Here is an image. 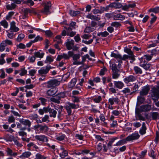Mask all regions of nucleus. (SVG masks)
I'll list each match as a JSON object with an SVG mask.
<instances>
[{
    "label": "nucleus",
    "instance_id": "f257e3e1",
    "mask_svg": "<svg viewBox=\"0 0 159 159\" xmlns=\"http://www.w3.org/2000/svg\"><path fill=\"white\" fill-rule=\"evenodd\" d=\"M79 107V104H75L70 103V102H67L66 105L65 107V108L66 111L68 116L71 115L72 113V109H76Z\"/></svg>",
    "mask_w": 159,
    "mask_h": 159
},
{
    "label": "nucleus",
    "instance_id": "f03ea898",
    "mask_svg": "<svg viewBox=\"0 0 159 159\" xmlns=\"http://www.w3.org/2000/svg\"><path fill=\"white\" fill-rule=\"evenodd\" d=\"M55 98L52 97L50 99V101L54 102L59 104L61 98H64L66 97V93L65 92H61L55 95Z\"/></svg>",
    "mask_w": 159,
    "mask_h": 159
},
{
    "label": "nucleus",
    "instance_id": "7ed1b4c3",
    "mask_svg": "<svg viewBox=\"0 0 159 159\" xmlns=\"http://www.w3.org/2000/svg\"><path fill=\"white\" fill-rule=\"evenodd\" d=\"M138 63L139 64V66L143 67L146 70H148L151 66L150 64L148 63L145 60V58L143 56L138 58Z\"/></svg>",
    "mask_w": 159,
    "mask_h": 159
},
{
    "label": "nucleus",
    "instance_id": "20e7f679",
    "mask_svg": "<svg viewBox=\"0 0 159 159\" xmlns=\"http://www.w3.org/2000/svg\"><path fill=\"white\" fill-rule=\"evenodd\" d=\"M31 125V122L29 120H25L24 119H20L21 130L26 129V127L30 128Z\"/></svg>",
    "mask_w": 159,
    "mask_h": 159
},
{
    "label": "nucleus",
    "instance_id": "39448f33",
    "mask_svg": "<svg viewBox=\"0 0 159 159\" xmlns=\"http://www.w3.org/2000/svg\"><path fill=\"white\" fill-rule=\"evenodd\" d=\"M53 68H54V67L48 65L45 67H41L38 70V73L39 74L42 76H44V75H46L50 69Z\"/></svg>",
    "mask_w": 159,
    "mask_h": 159
},
{
    "label": "nucleus",
    "instance_id": "423d86ee",
    "mask_svg": "<svg viewBox=\"0 0 159 159\" xmlns=\"http://www.w3.org/2000/svg\"><path fill=\"white\" fill-rule=\"evenodd\" d=\"M60 84V81H58L57 79H52L48 81L46 84L47 88H49L58 86Z\"/></svg>",
    "mask_w": 159,
    "mask_h": 159
},
{
    "label": "nucleus",
    "instance_id": "0eeeda50",
    "mask_svg": "<svg viewBox=\"0 0 159 159\" xmlns=\"http://www.w3.org/2000/svg\"><path fill=\"white\" fill-rule=\"evenodd\" d=\"M152 109V107L151 105L149 104H146L142 105L140 106V111L139 109H137L136 110V112L139 113L140 112H148L150 111Z\"/></svg>",
    "mask_w": 159,
    "mask_h": 159
},
{
    "label": "nucleus",
    "instance_id": "6e6552de",
    "mask_svg": "<svg viewBox=\"0 0 159 159\" xmlns=\"http://www.w3.org/2000/svg\"><path fill=\"white\" fill-rule=\"evenodd\" d=\"M152 97L153 100L156 101H157L159 98V87H153L152 89Z\"/></svg>",
    "mask_w": 159,
    "mask_h": 159
},
{
    "label": "nucleus",
    "instance_id": "1a4fd4ad",
    "mask_svg": "<svg viewBox=\"0 0 159 159\" xmlns=\"http://www.w3.org/2000/svg\"><path fill=\"white\" fill-rule=\"evenodd\" d=\"M137 79V77L133 75H130L125 77L123 79V81L126 84L130 83L135 81Z\"/></svg>",
    "mask_w": 159,
    "mask_h": 159
},
{
    "label": "nucleus",
    "instance_id": "9d476101",
    "mask_svg": "<svg viewBox=\"0 0 159 159\" xmlns=\"http://www.w3.org/2000/svg\"><path fill=\"white\" fill-rule=\"evenodd\" d=\"M41 5L44 7V10L41 11V12L45 13L49 11V10L51 7V4L50 1L48 2L47 3L42 2Z\"/></svg>",
    "mask_w": 159,
    "mask_h": 159
},
{
    "label": "nucleus",
    "instance_id": "9b49d317",
    "mask_svg": "<svg viewBox=\"0 0 159 159\" xmlns=\"http://www.w3.org/2000/svg\"><path fill=\"white\" fill-rule=\"evenodd\" d=\"M34 137L36 139L39 141H41L43 142H45L46 143L48 141V137L45 135H36Z\"/></svg>",
    "mask_w": 159,
    "mask_h": 159
},
{
    "label": "nucleus",
    "instance_id": "f8f14e48",
    "mask_svg": "<svg viewBox=\"0 0 159 159\" xmlns=\"http://www.w3.org/2000/svg\"><path fill=\"white\" fill-rule=\"evenodd\" d=\"M58 89L57 88L53 87L48 90L46 92V94L49 96H53L58 92Z\"/></svg>",
    "mask_w": 159,
    "mask_h": 159
},
{
    "label": "nucleus",
    "instance_id": "ddd939ff",
    "mask_svg": "<svg viewBox=\"0 0 159 159\" xmlns=\"http://www.w3.org/2000/svg\"><path fill=\"white\" fill-rule=\"evenodd\" d=\"M80 57V54H76L73 55L72 57L74 61L73 62V65H78L81 64V62L78 61V60L79 59Z\"/></svg>",
    "mask_w": 159,
    "mask_h": 159
},
{
    "label": "nucleus",
    "instance_id": "4468645a",
    "mask_svg": "<svg viewBox=\"0 0 159 159\" xmlns=\"http://www.w3.org/2000/svg\"><path fill=\"white\" fill-rule=\"evenodd\" d=\"M140 135L138 133H135L128 136L126 138L128 142L134 140L138 139Z\"/></svg>",
    "mask_w": 159,
    "mask_h": 159
},
{
    "label": "nucleus",
    "instance_id": "2eb2a0df",
    "mask_svg": "<svg viewBox=\"0 0 159 159\" xmlns=\"http://www.w3.org/2000/svg\"><path fill=\"white\" fill-rule=\"evenodd\" d=\"M108 103L110 105H112L114 104V103L116 104H118L120 102V100L119 98L116 96L115 97L112 96L111 98L108 99Z\"/></svg>",
    "mask_w": 159,
    "mask_h": 159
},
{
    "label": "nucleus",
    "instance_id": "dca6fc26",
    "mask_svg": "<svg viewBox=\"0 0 159 159\" xmlns=\"http://www.w3.org/2000/svg\"><path fill=\"white\" fill-rule=\"evenodd\" d=\"M157 52V50L155 49H153L151 51V53L150 55L147 54L144 55L143 56L147 61H149L151 60L153 56Z\"/></svg>",
    "mask_w": 159,
    "mask_h": 159
},
{
    "label": "nucleus",
    "instance_id": "f3484780",
    "mask_svg": "<svg viewBox=\"0 0 159 159\" xmlns=\"http://www.w3.org/2000/svg\"><path fill=\"white\" fill-rule=\"evenodd\" d=\"M149 90L150 87L148 85L144 86L140 92V95L145 96L147 95Z\"/></svg>",
    "mask_w": 159,
    "mask_h": 159
},
{
    "label": "nucleus",
    "instance_id": "a211bd4d",
    "mask_svg": "<svg viewBox=\"0 0 159 159\" xmlns=\"http://www.w3.org/2000/svg\"><path fill=\"white\" fill-rule=\"evenodd\" d=\"M74 41L73 40H70V39H67L65 43L67 49L68 50L71 49L74 46Z\"/></svg>",
    "mask_w": 159,
    "mask_h": 159
},
{
    "label": "nucleus",
    "instance_id": "6ab92c4d",
    "mask_svg": "<svg viewBox=\"0 0 159 159\" xmlns=\"http://www.w3.org/2000/svg\"><path fill=\"white\" fill-rule=\"evenodd\" d=\"M86 17L88 19H90L96 21H98L101 19L100 15H98L96 16H94L91 13L87 15Z\"/></svg>",
    "mask_w": 159,
    "mask_h": 159
},
{
    "label": "nucleus",
    "instance_id": "aec40b11",
    "mask_svg": "<svg viewBox=\"0 0 159 159\" xmlns=\"http://www.w3.org/2000/svg\"><path fill=\"white\" fill-rule=\"evenodd\" d=\"M114 87L119 89H121L124 86L123 83L121 81H114Z\"/></svg>",
    "mask_w": 159,
    "mask_h": 159
},
{
    "label": "nucleus",
    "instance_id": "412c9836",
    "mask_svg": "<svg viewBox=\"0 0 159 159\" xmlns=\"http://www.w3.org/2000/svg\"><path fill=\"white\" fill-rule=\"evenodd\" d=\"M60 153H59L60 156L62 158H64L67 156L68 154V152L63 147H61L60 148Z\"/></svg>",
    "mask_w": 159,
    "mask_h": 159
},
{
    "label": "nucleus",
    "instance_id": "4be33fe9",
    "mask_svg": "<svg viewBox=\"0 0 159 159\" xmlns=\"http://www.w3.org/2000/svg\"><path fill=\"white\" fill-rule=\"evenodd\" d=\"M48 112L49 114V116L51 117L55 118L56 117L57 111L54 109L52 108L49 106Z\"/></svg>",
    "mask_w": 159,
    "mask_h": 159
},
{
    "label": "nucleus",
    "instance_id": "5701e85b",
    "mask_svg": "<svg viewBox=\"0 0 159 159\" xmlns=\"http://www.w3.org/2000/svg\"><path fill=\"white\" fill-rule=\"evenodd\" d=\"M113 19L114 20H123L125 19V16L120 14L114 15L113 16Z\"/></svg>",
    "mask_w": 159,
    "mask_h": 159
},
{
    "label": "nucleus",
    "instance_id": "b1692460",
    "mask_svg": "<svg viewBox=\"0 0 159 159\" xmlns=\"http://www.w3.org/2000/svg\"><path fill=\"white\" fill-rule=\"evenodd\" d=\"M73 55V52L72 51H69L68 52V54L63 53L62 54L63 58L65 60H68Z\"/></svg>",
    "mask_w": 159,
    "mask_h": 159
},
{
    "label": "nucleus",
    "instance_id": "393cba45",
    "mask_svg": "<svg viewBox=\"0 0 159 159\" xmlns=\"http://www.w3.org/2000/svg\"><path fill=\"white\" fill-rule=\"evenodd\" d=\"M71 97L72 101L73 102L72 103H74L75 104V103H77L78 104L80 102V99H81L80 97L75 95H71Z\"/></svg>",
    "mask_w": 159,
    "mask_h": 159
},
{
    "label": "nucleus",
    "instance_id": "a878e982",
    "mask_svg": "<svg viewBox=\"0 0 159 159\" xmlns=\"http://www.w3.org/2000/svg\"><path fill=\"white\" fill-rule=\"evenodd\" d=\"M49 106L44 107L43 108H40L38 111V113L40 115H43L44 113H47L48 111Z\"/></svg>",
    "mask_w": 159,
    "mask_h": 159
},
{
    "label": "nucleus",
    "instance_id": "bb28decb",
    "mask_svg": "<svg viewBox=\"0 0 159 159\" xmlns=\"http://www.w3.org/2000/svg\"><path fill=\"white\" fill-rule=\"evenodd\" d=\"M128 141L126 138L125 139H124L122 140H120L117 142L114 145L115 146H120L121 145H123L127 143Z\"/></svg>",
    "mask_w": 159,
    "mask_h": 159
},
{
    "label": "nucleus",
    "instance_id": "cd10ccee",
    "mask_svg": "<svg viewBox=\"0 0 159 159\" xmlns=\"http://www.w3.org/2000/svg\"><path fill=\"white\" fill-rule=\"evenodd\" d=\"M146 129L145 124L144 122H143L142 124V127L139 131V133L142 135L146 133Z\"/></svg>",
    "mask_w": 159,
    "mask_h": 159
},
{
    "label": "nucleus",
    "instance_id": "c85d7f7f",
    "mask_svg": "<svg viewBox=\"0 0 159 159\" xmlns=\"http://www.w3.org/2000/svg\"><path fill=\"white\" fill-rule=\"evenodd\" d=\"M39 130L41 133H45L48 130L49 128L46 125H41Z\"/></svg>",
    "mask_w": 159,
    "mask_h": 159
},
{
    "label": "nucleus",
    "instance_id": "c756f323",
    "mask_svg": "<svg viewBox=\"0 0 159 159\" xmlns=\"http://www.w3.org/2000/svg\"><path fill=\"white\" fill-rule=\"evenodd\" d=\"M110 67L111 68L112 72H120V69L117 68V65L115 63H111L110 65Z\"/></svg>",
    "mask_w": 159,
    "mask_h": 159
},
{
    "label": "nucleus",
    "instance_id": "7c9ffc66",
    "mask_svg": "<svg viewBox=\"0 0 159 159\" xmlns=\"http://www.w3.org/2000/svg\"><path fill=\"white\" fill-rule=\"evenodd\" d=\"M86 132V131H84L80 133V134H76L75 135V137L76 139L80 140H82L83 139L84 134Z\"/></svg>",
    "mask_w": 159,
    "mask_h": 159
},
{
    "label": "nucleus",
    "instance_id": "2f4dec72",
    "mask_svg": "<svg viewBox=\"0 0 159 159\" xmlns=\"http://www.w3.org/2000/svg\"><path fill=\"white\" fill-rule=\"evenodd\" d=\"M77 82V80L75 78L72 79L68 84V87L69 88H72L74 87Z\"/></svg>",
    "mask_w": 159,
    "mask_h": 159
},
{
    "label": "nucleus",
    "instance_id": "473e14b6",
    "mask_svg": "<svg viewBox=\"0 0 159 159\" xmlns=\"http://www.w3.org/2000/svg\"><path fill=\"white\" fill-rule=\"evenodd\" d=\"M93 100L95 103H99L102 101V98L100 96H94L93 98Z\"/></svg>",
    "mask_w": 159,
    "mask_h": 159
},
{
    "label": "nucleus",
    "instance_id": "72a5a7b5",
    "mask_svg": "<svg viewBox=\"0 0 159 159\" xmlns=\"http://www.w3.org/2000/svg\"><path fill=\"white\" fill-rule=\"evenodd\" d=\"M27 146L28 150H30L31 148H34L35 149H38L39 148L33 142H31L28 143L27 145Z\"/></svg>",
    "mask_w": 159,
    "mask_h": 159
},
{
    "label": "nucleus",
    "instance_id": "f704fd0d",
    "mask_svg": "<svg viewBox=\"0 0 159 159\" xmlns=\"http://www.w3.org/2000/svg\"><path fill=\"white\" fill-rule=\"evenodd\" d=\"M110 6L111 7H116V8H122V5L120 3L117 2V3H112L110 4Z\"/></svg>",
    "mask_w": 159,
    "mask_h": 159
},
{
    "label": "nucleus",
    "instance_id": "c9c22d12",
    "mask_svg": "<svg viewBox=\"0 0 159 159\" xmlns=\"http://www.w3.org/2000/svg\"><path fill=\"white\" fill-rule=\"evenodd\" d=\"M45 53L44 52H43L41 53L39 51L36 52L34 53V55L36 57L42 58L43 57Z\"/></svg>",
    "mask_w": 159,
    "mask_h": 159
},
{
    "label": "nucleus",
    "instance_id": "e433bc0d",
    "mask_svg": "<svg viewBox=\"0 0 159 159\" xmlns=\"http://www.w3.org/2000/svg\"><path fill=\"white\" fill-rule=\"evenodd\" d=\"M134 70L136 74H141L143 73L142 69L138 66H134Z\"/></svg>",
    "mask_w": 159,
    "mask_h": 159
},
{
    "label": "nucleus",
    "instance_id": "4c0bfd02",
    "mask_svg": "<svg viewBox=\"0 0 159 159\" xmlns=\"http://www.w3.org/2000/svg\"><path fill=\"white\" fill-rule=\"evenodd\" d=\"M54 60V58L51 55L47 56L46 58V60L45 61V62L47 63H50L53 62Z\"/></svg>",
    "mask_w": 159,
    "mask_h": 159
},
{
    "label": "nucleus",
    "instance_id": "58836bf2",
    "mask_svg": "<svg viewBox=\"0 0 159 159\" xmlns=\"http://www.w3.org/2000/svg\"><path fill=\"white\" fill-rule=\"evenodd\" d=\"M149 12H153L155 13H159V7H156L154 8H150L148 10Z\"/></svg>",
    "mask_w": 159,
    "mask_h": 159
},
{
    "label": "nucleus",
    "instance_id": "ea45409f",
    "mask_svg": "<svg viewBox=\"0 0 159 159\" xmlns=\"http://www.w3.org/2000/svg\"><path fill=\"white\" fill-rule=\"evenodd\" d=\"M80 13V11H73L70 10L69 11L70 15L72 16H75Z\"/></svg>",
    "mask_w": 159,
    "mask_h": 159
},
{
    "label": "nucleus",
    "instance_id": "a19ab883",
    "mask_svg": "<svg viewBox=\"0 0 159 159\" xmlns=\"http://www.w3.org/2000/svg\"><path fill=\"white\" fill-rule=\"evenodd\" d=\"M120 72H112V79H117L120 76Z\"/></svg>",
    "mask_w": 159,
    "mask_h": 159
},
{
    "label": "nucleus",
    "instance_id": "79ce46f5",
    "mask_svg": "<svg viewBox=\"0 0 159 159\" xmlns=\"http://www.w3.org/2000/svg\"><path fill=\"white\" fill-rule=\"evenodd\" d=\"M38 100L40 101L41 102V104L43 106H45L47 104V100L46 99L43 97H39L38 98Z\"/></svg>",
    "mask_w": 159,
    "mask_h": 159
},
{
    "label": "nucleus",
    "instance_id": "37998d69",
    "mask_svg": "<svg viewBox=\"0 0 159 159\" xmlns=\"http://www.w3.org/2000/svg\"><path fill=\"white\" fill-rule=\"evenodd\" d=\"M111 25L112 27L117 28L120 27L121 25L120 22L114 21L111 23Z\"/></svg>",
    "mask_w": 159,
    "mask_h": 159
},
{
    "label": "nucleus",
    "instance_id": "c03bdc74",
    "mask_svg": "<svg viewBox=\"0 0 159 159\" xmlns=\"http://www.w3.org/2000/svg\"><path fill=\"white\" fill-rule=\"evenodd\" d=\"M151 113L153 120H156L159 117V113L157 112H151Z\"/></svg>",
    "mask_w": 159,
    "mask_h": 159
},
{
    "label": "nucleus",
    "instance_id": "a18cd8bd",
    "mask_svg": "<svg viewBox=\"0 0 159 159\" xmlns=\"http://www.w3.org/2000/svg\"><path fill=\"white\" fill-rule=\"evenodd\" d=\"M31 153L30 152H25L20 155V158H25L28 157L31 155Z\"/></svg>",
    "mask_w": 159,
    "mask_h": 159
},
{
    "label": "nucleus",
    "instance_id": "49530a36",
    "mask_svg": "<svg viewBox=\"0 0 159 159\" xmlns=\"http://www.w3.org/2000/svg\"><path fill=\"white\" fill-rule=\"evenodd\" d=\"M45 145L48 147L50 149H52L54 151H55L56 150V146L54 145H51L50 143L46 142L45 143Z\"/></svg>",
    "mask_w": 159,
    "mask_h": 159
},
{
    "label": "nucleus",
    "instance_id": "de8ad7c7",
    "mask_svg": "<svg viewBox=\"0 0 159 159\" xmlns=\"http://www.w3.org/2000/svg\"><path fill=\"white\" fill-rule=\"evenodd\" d=\"M128 59H129L131 60V61H130V63H132L133 62L135 61V56L134 55L133 53L129 54L128 55Z\"/></svg>",
    "mask_w": 159,
    "mask_h": 159
},
{
    "label": "nucleus",
    "instance_id": "09e8293b",
    "mask_svg": "<svg viewBox=\"0 0 159 159\" xmlns=\"http://www.w3.org/2000/svg\"><path fill=\"white\" fill-rule=\"evenodd\" d=\"M1 25L3 26L5 28H7L8 27V23L6 20H2L0 22Z\"/></svg>",
    "mask_w": 159,
    "mask_h": 159
},
{
    "label": "nucleus",
    "instance_id": "8fccbe9b",
    "mask_svg": "<svg viewBox=\"0 0 159 159\" xmlns=\"http://www.w3.org/2000/svg\"><path fill=\"white\" fill-rule=\"evenodd\" d=\"M94 29L90 26H87L86 27L84 30V32L85 33H89L93 31Z\"/></svg>",
    "mask_w": 159,
    "mask_h": 159
},
{
    "label": "nucleus",
    "instance_id": "3c124183",
    "mask_svg": "<svg viewBox=\"0 0 159 159\" xmlns=\"http://www.w3.org/2000/svg\"><path fill=\"white\" fill-rule=\"evenodd\" d=\"M65 135V134L61 133L59 134V136H57L56 139L59 141H62L64 140Z\"/></svg>",
    "mask_w": 159,
    "mask_h": 159
},
{
    "label": "nucleus",
    "instance_id": "603ef678",
    "mask_svg": "<svg viewBox=\"0 0 159 159\" xmlns=\"http://www.w3.org/2000/svg\"><path fill=\"white\" fill-rule=\"evenodd\" d=\"M111 57H113L116 59H119L120 60L121 58V56L120 54H116L113 52L111 53Z\"/></svg>",
    "mask_w": 159,
    "mask_h": 159
},
{
    "label": "nucleus",
    "instance_id": "864d4df0",
    "mask_svg": "<svg viewBox=\"0 0 159 159\" xmlns=\"http://www.w3.org/2000/svg\"><path fill=\"white\" fill-rule=\"evenodd\" d=\"M107 70V69L105 67H104L102 69L100 70L99 73V75L100 76H103L105 75V72Z\"/></svg>",
    "mask_w": 159,
    "mask_h": 159
},
{
    "label": "nucleus",
    "instance_id": "5fc2aeb1",
    "mask_svg": "<svg viewBox=\"0 0 159 159\" xmlns=\"http://www.w3.org/2000/svg\"><path fill=\"white\" fill-rule=\"evenodd\" d=\"M49 116L48 115H45L44 116L42 119V122H49Z\"/></svg>",
    "mask_w": 159,
    "mask_h": 159
},
{
    "label": "nucleus",
    "instance_id": "6e6d98bb",
    "mask_svg": "<svg viewBox=\"0 0 159 159\" xmlns=\"http://www.w3.org/2000/svg\"><path fill=\"white\" fill-rule=\"evenodd\" d=\"M109 34V33L107 31H105L103 32H101L98 33L97 35L99 36H101L102 37H105L108 36Z\"/></svg>",
    "mask_w": 159,
    "mask_h": 159
},
{
    "label": "nucleus",
    "instance_id": "4d7b16f0",
    "mask_svg": "<svg viewBox=\"0 0 159 159\" xmlns=\"http://www.w3.org/2000/svg\"><path fill=\"white\" fill-rule=\"evenodd\" d=\"M35 159H46V157L41 154L38 153L35 155Z\"/></svg>",
    "mask_w": 159,
    "mask_h": 159
},
{
    "label": "nucleus",
    "instance_id": "13d9d810",
    "mask_svg": "<svg viewBox=\"0 0 159 159\" xmlns=\"http://www.w3.org/2000/svg\"><path fill=\"white\" fill-rule=\"evenodd\" d=\"M137 100L139 102L140 104L143 103L145 101V99L144 97L139 96L137 98Z\"/></svg>",
    "mask_w": 159,
    "mask_h": 159
},
{
    "label": "nucleus",
    "instance_id": "bf43d9fd",
    "mask_svg": "<svg viewBox=\"0 0 159 159\" xmlns=\"http://www.w3.org/2000/svg\"><path fill=\"white\" fill-rule=\"evenodd\" d=\"M29 117L31 120H35L38 118V115L36 114H34L30 115Z\"/></svg>",
    "mask_w": 159,
    "mask_h": 159
},
{
    "label": "nucleus",
    "instance_id": "052dcab7",
    "mask_svg": "<svg viewBox=\"0 0 159 159\" xmlns=\"http://www.w3.org/2000/svg\"><path fill=\"white\" fill-rule=\"evenodd\" d=\"M36 57L34 55V56H29L28 59L30 63H33L35 62Z\"/></svg>",
    "mask_w": 159,
    "mask_h": 159
},
{
    "label": "nucleus",
    "instance_id": "680f3d73",
    "mask_svg": "<svg viewBox=\"0 0 159 159\" xmlns=\"http://www.w3.org/2000/svg\"><path fill=\"white\" fill-rule=\"evenodd\" d=\"M70 75V73L68 72L66 74H64L62 77V80L65 81L69 77Z\"/></svg>",
    "mask_w": 159,
    "mask_h": 159
},
{
    "label": "nucleus",
    "instance_id": "e2e57ef3",
    "mask_svg": "<svg viewBox=\"0 0 159 159\" xmlns=\"http://www.w3.org/2000/svg\"><path fill=\"white\" fill-rule=\"evenodd\" d=\"M29 13V11L28 10V8H26L25 9H24L23 11V13H24V16H23V19H24L25 18Z\"/></svg>",
    "mask_w": 159,
    "mask_h": 159
},
{
    "label": "nucleus",
    "instance_id": "0e129e2a",
    "mask_svg": "<svg viewBox=\"0 0 159 159\" xmlns=\"http://www.w3.org/2000/svg\"><path fill=\"white\" fill-rule=\"evenodd\" d=\"M36 72V70L35 69H32L30 70L29 71V75L30 76H33L35 74Z\"/></svg>",
    "mask_w": 159,
    "mask_h": 159
},
{
    "label": "nucleus",
    "instance_id": "69168bd1",
    "mask_svg": "<svg viewBox=\"0 0 159 159\" xmlns=\"http://www.w3.org/2000/svg\"><path fill=\"white\" fill-rule=\"evenodd\" d=\"M6 46L4 42H2L1 43L0 45V51L1 52L4 51L5 50V47Z\"/></svg>",
    "mask_w": 159,
    "mask_h": 159
},
{
    "label": "nucleus",
    "instance_id": "338daca9",
    "mask_svg": "<svg viewBox=\"0 0 159 159\" xmlns=\"http://www.w3.org/2000/svg\"><path fill=\"white\" fill-rule=\"evenodd\" d=\"M90 150L86 148L81 150L82 154L83 155H87L89 153Z\"/></svg>",
    "mask_w": 159,
    "mask_h": 159
},
{
    "label": "nucleus",
    "instance_id": "774afa93",
    "mask_svg": "<svg viewBox=\"0 0 159 159\" xmlns=\"http://www.w3.org/2000/svg\"><path fill=\"white\" fill-rule=\"evenodd\" d=\"M147 152V150H145L143 151H142L141 152V154L139 155V156L140 158H143L144 157L146 154Z\"/></svg>",
    "mask_w": 159,
    "mask_h": 159
}]
</instances>
